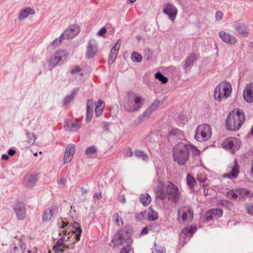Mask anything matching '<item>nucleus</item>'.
I'll use <instances>...</instances> for the list:
<instances>
[{
  "label": "nucleus",
  "mask_w": 253,
  "mask_h": 253,
  "mask_svg": "<svg viewBox=\"0 0 253 253\" xmlns=\"http://www.w3.org/2000/svg\"><path fill=\"white\" fill-rule=\"evenodd\" d=\"M74 232L75 233V239L76 241H79L80 239V235L82 232V229L81 228H78V229H76Z\"/></svg>",
  "instance_id": "obj_51"
},
{
  "label": "nucleus",
  "mask_w": 253,
  "mask_h": 253,
  "mask_svg": "<svg viewBox=\"0 0 253 253\" xmlns=\"http://www.w3.org/2000/svg\"><path fill=\"white\" fill-rule=\"evenodd\" d=\"M245 121V116L242 110L238 109L228 114L226 125L227 129L231 131L238 130Z\"/></svg>",
  "instance_id": "obj_3"
},
{
  "label": "nucleus",
  "mask_w": 253,
  "mask_h": 253,
  "mask_svg": "<svg viewBox=\"0 0 253 253\" xmlns=\"http://www.w3.org/2000/svg\"><path fill=\"white\" fill-rule=\"evenodd\" d=\"M112 242L114 243L116 246L124 245L125 243L127 244H131L132 240L130 238L129 233L126 230L121 229L116 234Z\"/></svg>",
  "instance_id": "obj_5"
},
{
  "label": "nucleus",
  "mask_w": 253,
  "mask_h": 253,
  "mask_svg": "<svg viewBox=\"0 0 253 253\" xmlns=\"http://www.w3.org/2000/svg\"><path fill=\"white\" fill-rule=\"evenodd\" d=\"M160 104L158 99L155 100L153 103L145 110L141 115L138 117V119L140 122H143L148 119L151 114L157 109Z\"/></svg>",
  "instance_id": "obj_11"
},
{
  "label": "nucleus",
  "mask_w": 253,
  "mask_h": 253,
  "mask_svg": "<svg viewBox=\"0 0 253 253\" xmlns=\"http://www.w3.org/2000/svg\"><path fill=\"white\" fill-rule=\"evenodd\" d=\"M74 99V97L71 95H69L66 96L63 100V106H65L70 103Z\"/></svg>",
  "instance_id": "obj_50"
},
{
  "label": "nucleus",
  "mask_w": 253,
  "mask_h": 253,
  "mask_svg": "<svg viewBox=\"0 0 253 253\" xmlns=\"http://www.w3.org/2000/svg\"><path fill=\"white\" fill-rule=\"evenodd\" d=\"M222 16H223V13L221 11H217V12H216L215 17L216 20H217V21L221 20L222 18Z\"/></svg>",
  "instance_id": "obj_55"
},
{
  "label": "nucleus",
  "mask_w": 253,
  "mask_h": 253,
  "mask_svg": "<svg viewBox=\"0 0 253 253\" xmlns=\"http://www.w3.org/2000/svg\"><path fill=\"white\" fill-rule=\"evenodd\" d=\"M163 12L168 16L169 18L171 21H174L177 14L178 10L173 4L168 3L164 5Z\"/></svg>",
  "instance_id": "obj_14"
},
{
  "label": "nucleus",
  "mask_w": 253,
  "mask_h": 253,
  "mask_svg": "<svg viewBox=\"0 0 253 253\" xmlns=\"http://www.w3.org/2000/svg\"><path fill=\"white\" fill-rule=\"evenodd\" d=\"M246 210L249 214L253 215V204L247 205Z\"/></svg>",
  "instance_id": "obj_54"
},
{
  "label": "nucleus",
  "mask_w": 253,
  "mask_h": 253,
  "mask_svg": "<svg viewBox=\"0 0 253 253\" xmlns=\"http://www.w3.org/2000/svg\"><path fill=\"white\" fill-rule=\"evenodd\" d=\"M16 153V151L13 149H10L8 151V154L9 156H13Z\"/></svg>",
  "instance_id": "obj_64"
},
{
  "label": "nucleus",
  "mask_w": 253,
  "mask_h": 253,
  "mask_svg": "<svg viewBox=\"0 0 253 253\" xmlns=\"http://www.w3.org/2000/svg\"><path fill=\"white\" fill-rule=\"evenodd\" d=\"M196 230L197 228L195 226H187L182 229V233L185 236H188L193 234Z\"/></svg>",
  "instance_id": "obj_37"
},
{
  "label": "nucleus",
  "mask_w": 253,
  "mask_h": 253,
  "mask_svg": "<svg viewBox=\"0 0 253 253\" xmlns=\"http://www.w3.org/2000/svg\"><path fill=\"white\" fill-rule=\"evenodd\" d=\"M156 197L161 200H165L167 197L165 188H158L156 191Z\"/></svg>",
  "instance_id": "obj_32"
},
{
  "label": "nucleus",
  "mask_w": 253,
  "mask_h": 253,
  "mask_svg": "<svg viewBox=\"0 0 253 253\" xmlns=\"http://www.w3.org/2000/svg\"><path fill=\"white\" fill-rule=\"evenodd\" d=\"M73 228L75 229H78V228H81L80 224L77 222H74L72 224Z\"/></svg>",
  "instance_id": "obj_63"
},
{
  "label": "nucleus",
  "mask_w": 253,
  "mask_h": 253,
  "mask_svg": "<svg viewBox=\"0 0 253 253\" xmlns=\"http://www.w3.org/2000/svg\"><path fill=\"white\" fill-rule=\"evenodd\" d=\"M155 78L160 81L162 84H165L168 82V78L165 77L161 72H157L155 74Z\"/></svg>",
  "instance_id": "obj_41"
},
{
  "label": "nucleus",
  "mask_w": 253,
  "mask_h": 253,
  "mask_svg": "<svg viewBox=\"0 0 253 253\" xmlns=\"http://www.w3.org/2000/svg\"><path fill=\"white\" fill-rule=\"evenodd\" d=\"M231 84L227 81L221 82L215 87L214 91V98L216 101L221 102L227 99L231 94Z\"/></svg>",
  "instance_id": "obj_4"
},
{
  "label": "nucleus",
  "mask_w": 253,
  "mask_h": 253,
  "mask_svg": "<svg viewBox=\"0 0 253 253\" xmlns=\"http://www.w3.org/2000/svg\"><path fill=\"white\" fill-rule=\"evenodd\" d=\"M107 32V29L105 27H103L100 29V30L98 31L97 33V35L98 36L102 37L104 35H105Z\"/></svg>",
  "instance_id": "obj_56"
},
{
  "label": "nucleus",
  "mask_w": 253,
  "mask_h": 253,
  "mask_svg": "<svg viewBox=\"0 0 253 253\" xmlns=\"http://www.w3.org/2000/svg\"><path fill=\"white\" fill-rule=\"evenodd\" d=\"M26 247V244L21 239H16L13 242L7 253H23Z\"/></svg>",
  "instance_id": "obj_10"
},
{
  "label": "nucleus",
  "mask_w": 253,
  "mask_h": 253,
  "mask_svg": "<svg viewBox=\"0 0 253 253\" xmlns=\"http://www.w3.org/2000/svg\"><path fill=\"white\" fill-rule=\"evenodd\" d=\"M93 102L91 99L88 100L86 101V122L87 123L90 121L93 113Z\"/></svg>",
  "instance_id": "obj_27"
},
{
  "label": "nucleus",
  "mask_w": 253,
  "mask_h": 253,
  "mask_svg": "<svg viewBox=\"0 0 253 253\" xmlns=\"http://www.w3.org/2000/svg\"><path fill=\"white\" fill-rule=\"evenodd\" d=\"M211 135V128L208 124L200 125L197 128L195 138L199 141H206Z\"/></svg>",
  "instance_id": "obj_7"
},
{
  "label": "nucleus",
  "mask_w": 253,
  "mask_h": 253,
  "mask_svg": "<svg viewBox=\"0 0 253 253\" xmlns=\"http://www.w3.org/2000/svg\"><path fill=\"white\" fill-rule=\"evenodd\" d=\"M194 212L192 209L189 206H183L181 207L178 211L177 219L179 221L181 217L183 222H189L193 220Z\"/></svg>",
  "instance_id": "obj_9"
},
{
  "label": "nucleus",
  "mask_w": 253,
  "mask_h": 253,
  "mask_svg": "<svg viewBox=\"0 0 253 253\" xmlns=\"http://www.w3.org/2000/svg\"><path fill=\"white\" fill-rule=\"evenodd\" d=\"M134 154L137 158L147 161L148 160V156L144 151L136 150L134 152Z\"/></svg>",
  "instance_id": "obj_34"
},
{
  "label": "nucleus",
  "mask_w": 253,
  "mask_h": 253,
  "mask_svg": "<svg viewBox=\"0 0 253 253\" xmlns=\"http://www.w3.org/2000/svg\"><path fill=\"white\" fill-rule=\"evenodd\" d=\"M80 28L77 25H72L66 29L61 35L64 39H71L74 38L80 32Z\"/></svg>",
  "instance_id": "obj_13"
},
{
  "label": "nucleus",
  "mask_w": 253,
  "mask_h": 253,
  "mask_svg": "<svg viewBox=\"0 0 253 253\" xmlns=\"http://www.w3.org/2000/svg\"><path fill=\"white\" fill-rule=\"evenodd\" d=\"M120 41H121V39L118 41L117 42L111 49L108 58V63L109 64H112L115 62L120 47V45H118Z\"/></svg>",
  "instance_id": "obj_24"
},
{
  "label": "nucleus",
  "mask_w": 253,
  "mask_h": 253,
  "mask_svg": "<svg viewBox=\"0 0 253 253\" xmlns=\"http://www.w3.org/2000/svg\"><path fill=\"white\" fill-rule=\"evenodd\" d=\"M52 217L51 216V214L48 213V211L47 210H46L43 213L42 216V220L43 221H49Z\"/></svg>",
  "instance_id": "obj_47"
},
{
  "label": "nucleus",
  "mask_w": 253,
  "mask_h": 253,
  "mask_svg": "<svg viewBox=\"0 0 253 253\" xmlns=\"http://www.w3.org/2000/svg\"><path fill=\"white\" fill-rule=\"evenodd\" d=\"M98 50V45L96 41L93 39H90L88 42L86 47L85 56L87 58L94 57Z\"/></svg>",
  "instance_id": "obj_12"
},
{
  "label": "nucleus",
  "mask_w": 253,
  "mask_h": 253,
  "mask_svg": "<svg viewBox=\"0 0 253 253\" xmlns=\"http://www.w3.org/2000/svg\"><path fill=\"white\" fill-rule=\"evenodd\" d=\"M26 135L27 138L28 147L32 146L35 142L36 137L34 133L26 130Z\"/></svg>",
  "instance_id": "obj_35"
},
{
  "label": "nucleus",
  "mask_w": 253,
  "mask_h": 253,
  "mask_svg": "<svg viewBox=\"0 0 253 253\" xmlns=\"http://www.w3.org/2000/svg\"><path fill=\"white\" fill-rule=\"evenodd\" d=\"M82 126V124L77 120H67L65 122V127L69 131H76L79 129Z\"/></svg>",
  "instance_id": "obj_18"
},
{
  "label": "nucleus",
  "mask_w": 253,
  "mask_h": 253,
  "mask_svg": "<svg viewBox=\"0 0 253 253\" xmlns=\"http://www.w3.org/2000/svg\"><path fill=\"white\" fill-rule=\"evenodd\" d=\"M58 207L56 205H53L49 207L47 210L48 211V213L51 214V216L53 217L54 214L57 213L58 212Z\"/></svg>",
  "instance_id": "obj_44"
},
{
  "label": "nucleus",
  "mask_w": 253,
  "mask_h": 253,
  "mask_svg": "<svg viewBox=\"0 0 253 253\" xmlns=\"http://www.w3.org/2000/svg\"><path fill=\"white\" fill-rule=\"evenodd\" d=\"M239 166L237 163V160L236 159H234V164L231 167V170L228 173H225L223 175L224 177H228L229 178H236L239 173Z\"/></svg>",
  "instance_id": "obj_23"
},
{
  "label": "nucleus",
  "mask_w": 253,
  "mask_h": 253,
  "mask_svg": "<svg viewBox=\"0 0 253 253\" xmlns=\"http://www.w3.org/2000/svg\"><path fill=\"white\" fill-rule=\"evenodd\" d=\"M64 240V237H61L60 239L58 240L56 242L55 245L53 246V250L55 251L63 253L66 249H68V246L63 245Z\"/></svg>",
  "instance_id": "obj_25"
},
{
  "label": "nucleus",
  "mask_w": 253,
  "mask_h": 253,
  "mask_svg": "<svg viewBox=\"0 0 253 253\" xmlns=\"http://www.w3.org/2000/svg\"><path fill=\"white\" fill-rule=\"evenodd\" d=\"M78 91H79V88H75L73 89L70 95H71L74 98L75 96L77 93Z\"/></svg>",
  "instance_id": "obj_61"
},
{
  "label": "nucleus",
  "mask_w": 253,
  "mask_h": 253,
  "mask_svg": "<svg viewBox=\"0 0 253 253\" xmlns=\"http://www.w3.org/2000/svg\"><path fill=\"white\" fill-rule=\"evenodd\" d=\"M81 69L79 66H76L74 68L72 69L71 71V73L72 74H77L80 72Z\"/></svg>",
  "instance_id": "obj_57"
},
{
  "label": "nucleus",
  "mask_w": 253,
  "mask_h": 253,
  "mask_svg": "<svg viewBox=\"0 0 253 253\" xmlns=\"http://www.w3.org/2000/svg\"><path fill=\"white\" fill-rule=\"evenodd\" d=\"M187 183L191 189H193L197 184V182L195 178L190 174L187 175Z\"/></svg>",
  "instance_id": "obj_38"
},
{
  "label": "nucleus",
  "mask_w": 253,
  "mask_h": 253,
  "mask_svg": "<svg viewBox=\"0 0 253 253\" xmlns=\"http://www.w3.org/2000/svg\"><path fill=\"white\" fill-rule=\"evenodd\" d=\"M165 250V249L163 247L155 246V251L158 253H163Z\"/></svg>",
  "instance_id": "obj_59"
},
{
  "label": "nucleus",
  "mask_w": 253,
  "mask_h": 253,
  "mask_svg": "<svg viewBox=\"0 0 253 253\" xmlns=\"http://www.w3.org/2000/svg\"><path fill=\"white\" fill-rule=\"evenodd\" d=\"M196 60V54L194 53L190 54L185 59V63L183 65V68L184 69H187L189 66L192 65Z\"/></svg>",
  "instance_id": "obj_29"
},
{
  "label": "nucleus",
  "mask_w": 253,
  "mask_h": 253,
  "mask_svg": "<svg viewBox=\"0 0 253 253\" xmlns=\"http://www.w3.org/2000/svg\"><path fill=\"white\" fill-rule=\"evenodd\" d=\"M66 59V53L64 50H58L52 55L49 62L50 65L54 67L60 62Z\"/></svg>",
  "instance_id": "obj_15"
},
{
  "label": "nucleus",
  "mask_w": 253,
  "mask_h": 253,
  "mask_svg": "<svg viewBox=\"0 0 253 253\" xmlns=\"http://www.w3.org/2000/svg\"><path fill=\"white\" fill-rule=\"evenodd\" d=\"M167 197L169 200L173 203H177L180 199V192L177 186L171 181H169L165 186Z\"/></svg>",
  "instance_id": "obj_6"
},
{
  "label": "nucleus",
  "mask_w": 253,
  "mask_h": 253,
  "mask_svg": "<svg viewBox=\"0 0 253 253\" xmlns=\"http://www.w3.org/2000/svg\"><path fill=\"white\" fill-rule=\"evenodd\" d=\"M241 141L234 137H229L224 140L221 144V147L234 154L238 150L240 147Z\"/></svg>",
  "instance_id": "obj_8"
},
{
  "label": "nucleus",
  "mask_w": 253,
  "mask_h": 253,
  "mask_svg": "<svg viewBox=\"0 0 253 253\" xmlns=\"http://www.w3.org/2000/svg\"><path fill=\"white\" fill-rule=\"evenodd\" d=\"M131 58L133 62L138 63L140 62L142 59L141 55L136 52H133L132 53Z\"/></svg>",
  "instance_id": "obj_43"
},
{
  "label": "nucleus",
  "mask_w": 253,
  "mask_h": 253,
  "mask_svg": "<svg viewBox=\"0 0 253 253\" xmlns=\"http://www.w3.org/2000/svg\"><path fill=\"white\" fill-rule=\"evenodd\" d=\"M146 212L145 211H143L136 214L135 216V220L138 221H141L145 218L146 217Z\"/></svg>",
  "instance_id": "obj_46"
},
{
  "label": "nucleus",
  "mask_w": 253,
  "mask_h": 253,
  "mask_svg": "<svg viewBox=\"0 0 253 253\" xmlns=\"http://www.w3.org/2000/svg\"><path fill=\"white\" fill-rule=\"evenodd\" d=\"M144 100L141 96L137 95L132 91H129L124 102V108L128 112L137 111L143 106Z\"/></svg>",
  "instance_id": "obj_2"
},
{
  "label": "nucleus",
  "mask_w": 253,
  "mask_h": 253,
  "mask_svg": "<svg viewBox=\"0 0 253 253\" xmlns=\"http://www.w3.org/2000/svg\"><path fill=\"white\" fill-rule=\"evenodd\" d=\"M131 250V244L126 245L123 249L120 251V253H129Z\"/></svg>",
  "instance_id": "obj_52"
},
{
  "label": "nucleus",
  "mask_w": 253,
  "mask_h": 253,
  "mask_svg": "<svg viewBox=\"0 0 253 253\" xmlns=\"http://www.w3.org/2000/svg\"><path fill=\"white\" fill-rule=\"evenodd\" d=\"M243 96L244 99L248 103L253 102V83L246 85L243 90Z\"/></svg>",
  "instance_id": "obj_17"
},
{
  "label": "nucleus",
  "mask_w": 253,
  "mask_h": 253,
  "mask_svg": "<svg viewBox=\"0 0 253 253\" xmlns=\"http://www.w3.org/2000/svg\"><path fill=\"white\" fill-rule=\"evenodd\" d=\"M35 13V11L34 9L30 7H27L20 11L18 19L19 20H24L29 15H34Z\"/></svg>",
  "instance_id": "obj_26"
},
{
  "label": "nucleus",
  "mask_w": 253,
  "mask_h": 253,
  "mask_svg": "<svg viewBox=\"0 0 253 253\" xmlns=\"http://www.w3.org/2000/svg\"><path fill=\"white\" fill-rule=\"evenodd\" d=\"M220 206L224 207L228 210H231L233 207V204L230 201L226 200H221L219 203Z\"/></svg>",
  "instance_id": "obj_39"
},
{
  "label": "nucleus",
  "mask_w": 253,
  "mask_h": 253,
  "mask_svg": "<svg viewBox=\"0 0 253 253\" xmlns=\"http://www.w3.org/2000/svg\"><path fill=\"white\" fill-rule=\"evenodd\" d=\"M63 40L64 38H63V35H61L58 38L55 39L53 41H52L51 43L47 46V50H52L58 47L60 45Z\"/></svg>",
  "instance_id": "obj_31"
},
{
  "label": "nucleus",
  "mask_w": 253,
  "mask_h": 253,
  "mask_svg": "<svg viewBox=\"0 0 253 253\" xmlns=\"http://www.w3.org/2000/svg\"><path fill=\"white\" fill-rule=\"evenodd\" d=\"M236 192L239 196V199H242L245 196L251 197L253 196V194L250 190L245 188H239L236 189Z\"/></svg>",
  "instance_id": "obj_30"
},
{
  "label": "nucleus",
  "mask_w": 253,
  "mask_h": 253,
  "mask_svg": "<svg viewBox=\"0 0 253 253\" xmlns=\"http://www.w3.org/2000/svg\"><path fill=\"white\" fill-rule=\"evenodd\" d=\"M190 148L193 149L195 155H199V150L192 144L187 145L183 142H179L175 145L172 150L174 161L179 165H184L189 157Z\"/></svg>",
  "instance_id": "obj_1"
},
{
  "label": "nucleus",
  "mask_w": 253,
  "mask_h": 253,
  "mask_svg": "<svg viewBox=\"0 0 253 253\" xmlns=\"http://www.w3.org/2000/svg\"><path fill=\"white\" fill-rule=\"evenodd\" d=\"M146 212V218L149 221H155L158 217L157 212L155 211L152 208L150 207Z\"/></svg>",
  "instance_id": "obj_28"
},
{
  "label": "nucleus",
  "mask_w": 253,
  "mask_h": 253,
  "mask_svg": "<svg viewBox=\"0 0 253 253\" xmlns=\"http://www.w3.org/2000/svg\"><path fill=\"white\" fill-rule=\"evenodd\" d=\"M97 151V148L94 146H91L86 148L85 153L88 157H94Z\"/></svg>",
  "instance_id": "obj_36"
},
{
  "label": "nucleus",
  "mask_w": 253,
  "mask_h": 253,
  "mask_svg": "<svg viewBox=\"0 0 253 253\" xmlns=\"http://www.w3.org/2000/svg\"><path fill=\"white\" fill-rule=\"evenodd\" d=\"M75 150V146L74 145L70 144L67 145L64 156V163L70 162L72 160Z\"/></svg>",
  "instance_id": "obj_20"
},
{
  "label": "nucleus",
  "mask_w": 253,
  "mask_h": 253,
  "mask_svg": "<svg viewBox=\"0 0 253 253\" xmlns=\"http://www.w3.org/2000/svg\"><path fill=\"white\" fill-rule=\"evenodd\" d=\"M78 91H79V88H75L73 89L70 95H71L74 98L75 96L77 93Z\"/></svg>",
  "instance_id": "obj_60"
},
{
  "label": "nucleus",
  "mask_w": 253,
  "mask_h": 253,
  "mask_svg": "<svg viewBox=\"0 0 253 253\" xmlns=\"http://www.w3.org/2000/svg\"><path fill=\"white\" fill-rule=\"evenodd\" d=\"M139 200L143 206H147L150 203L151 198L149 194L145 193L140 195Z\"/></svg>",
  "instance_id": "obj_33"
},
{
  "label": "nucleus",
  "mask_w": 253,
  "mask_h": 253,
  "mask_svg": "<svg viewBox=\"0 0 253 253\" xmlns=\"http://www.w3.org/2000/svg\"><path fill=\"white\" fill-rule=\"evenodd\" d=\"M112 219L114 221L116 224L120 226L121 224L123 225L124 224L123 220L121 217L119 215L118 213H115L112 217Z\"/></svg>",
  "instance_id": "obj_42"
},
{
  "label": "nucleus",
  "mask_w": 253,
  "mask_h": 253,
  "mask_svg": "<svg viewBox=\"0 0 253 253\" xmlns=\"http://www.w3.org/2000/svg\"><path fill=\"white\" fill-rule=\"evenodd\" d=\"M133 155V151L130 147H128L124 150V155L126 157H130Z\"/></svg>",
  "instance_id": "obj_49"
},
{
  "label": "nucleus",
  "mask_w": 253,
  "mask_h": 253,
  "mask_svg": "<svg viewBox=\"0 0 253 253\" xmlns=\"http://www.w3.org/2000/svg\"><path fill=\"white\" fill-rule=\"evenodd\" d=\"M210 211L214 218L216 219L221 217L223 215V211L220 209H212L210 210Z\"/></svg>",
  "instance_id": "obj_40"
},
{
  "label": "nucleus",
  "mask_w": 253,
  "mask_h": 253,
  "mask_svg": "<svg viewBox=\"0 0 253 253\" xmlns=\"http://www.w3.org/2000/svg\"><path fill=\"white\" fill-rule=\"evenodd\" d=\"M14 211L18 220H23L26 216L25 205L22 202H17L13 206Z\"/></svg>",
  "instance_id": "obj_16"
},
{
  "label": "nucleus",
  "mask_w": 253,
  "mask_h": 253,
  "mask_svg": "<svg viewBox=\"0 0 253 253\" xmlns=\"http://www.w3.org/2000/svg\"><path fill=\"white\" fill-rule=\"evenodd\" d=\"M68 223H66L63 221H60V222H58V224L60 226L61 228H64L65 226H67Z\"/></svg>",
  "instance_id": "obj_62"
},
{
  "label": "nucleus",
  "mask_w": 253,
  "mask_h": 253,
  "mask_svg": "<svg viewBox=\"0 0 253 253\" xmlns=\"http://www.w3.org/2000/svg\"><path fill=\"white\" fill-rule=\"evenodd\" d=\"M204 218L205 219L206 221L207 222L211 221L214 218V217L213 216V215H212L210 210L206 212V213L204 214Z\"/></svg>",
  "instance_id": "obj_48"
},
{
  "label": "nucleus",
  "mask_w": 253,
  "mask_h": 253,
  "mask_svg": "<svg viewBox=\"0 0 253 253\" xmlns=\"http://www.w3.org/2000/svg\"><path fill=\"white\" fill-rule=\"evenodd\" d=\"M103 111V107H99V106H95V113L97 117L100 116Z\"/></svg>",
  "instance_id": "obj_53"
},
{
  "label": "nucleus",
  "mask_w": 253,
  "mask_h": 253,
  "mask_svg": "<svg viewBox=\"0 0 253 253\" xmlns=\"http://www.w3.org/2000/svg\"><path fill=\"white\" fill-rule=\"evenodd\" d=\"M233 29L237 31L239 34L247 37L248 34V26L243 22L237 21L234 22L233 25Z\"/></svg>",
  "instance_id": "obj_19"
},
{
  "label": "nucleus",
  "mask_w": 253,
  "mask_h": 253,
  "mask_svg": "<svg viewBox=\"0 0 253 253\" xmlns=\"http://www.w3.org/2000/svg\"><path fill=\"white\" fill-rule=\"evenodd\" d=\"M197 179L200 183H204L207 180V178L205 177H202L201 176H198L197 177Z\"/></svg>",
  "instance_id": "obj_58"
},
{
  "label": "nucleus",
  "mask_w": 253,
  "mask_h": 253,
  "mask_svg": "<svg viewBox=\"0 0 253 253\" xmlns=\"http://www.w3.org/2000/svg\"><path fill=\"white\" fill-rule=\"evenodd\" d=\"M227 195L232 199H237L238 197V193L236 192V190H231L227 192Z\"/></svg>",
  "instance_id": "obj_45"
},
{
  "label": "nucleus",
  "mask_w": 253,
  "mask_h": 253,
  "mask_svg": "<svg viewBox=\"0 0 253 253\" xmlns=\"http://www.w3.org/2000/svg\"><path fill=\"white\" fill-rule=\"evenodd\" d=\"M219 36L221 40L226 43L234 44L236 42V39L228 33L220 31Z\"/></svg>",
  "instance_id": "obj_22"
},
{
  "label": "nucleus",
  "mask_w": 253,
  "mask_h": 253,
  "mask_svg": "<svg viewBox=\"0 0 253 253\" xmlns=\"http://www.w3.org/2000/svg\"><path fill=\"white\" fill-rule=\"evenodd\" d=\"M38 179V178L37 174H28L24 177L23 184L26 187L32 188L37 182Z\"/></svg>",
  "instance_id": "obj_21"
}]
</instances>
